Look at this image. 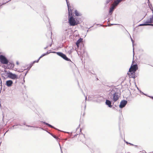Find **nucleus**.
Here are the masks:
<instances>
[{
	"label": "nucleus",
	"instance_id": "17",
	"mask_svg": "<svg viewBox=\"0 0 153 153\" xmlns=\"http://www.w3.org/2000/svg\"><path fill=\"white\" fill-rule=\"evenodd\" d=\"M47 54H42V55L40 56V57L39 58V59L37 60V61H36V62H38L39 60H40V59L41 58H42V57H43V56H45Z\"/></svg>",
	"mask_w": 153,
	"mask_h": 153
},
{
	"label": "nucleus",
	"instance_id": "9",
	"mask_svg": "<svg viewBox=\"0 0 153 153\" xmlns=\"http://www.w3.org/2000/svg\"><path fill=\"white\" fill-rule=\"evenodd\" d=\"M113 100L114 101H116L119 99L118 96V93H115L113 95Z\"/></svg>",
	"mask_w": 153,
	"mask_h": 153
},
{
	"label": "nucleus",
	"instance_id": "7",
	"mask_svg": "<svg viewBox=\"0 0 153 153\" xmlns=\"http://www.w3.org/2000/svg\"><path fill=\"white\" fill-rule=\"evenodd\" d=\"M66 2L67 4L68 7V17H70V16H72V10L69 8V5L68 4V0H66Z\"/></svg>",
	"mask_w": 153,
	"mask_h": 153
},
{
	"label": "nucleus",
	"instance_id": "23",
	"mask_svg": "<svg viewBox=\"0 0 153 153\" xmlns=\"http://www.w3.org/2000/svg\"><path fill=\"white\" fill-rule=\"evenodd\" d=\"M152 17L153 18V16H152Z\"/></svg>",
	"mask_w": 153,
	"mask_h": 153
},
{
	"label": "nucleus",
	"instance_id": "3",
	"mask_svg": "<svg viewBox=\"0 0 153 153\" xmlns=\"http://www.w3.org/2000/svg\"><path fill=\"white\" fill-rule=\"evenodd\" d=\"M56 53L58 55L61 56V57H62L63 59L65 60L71 62V60L70 59L68 58V57H67L66 55L65 54L62 53L58 52H56Z\"/></svg>",
	"mask_w": 153,
	"mask_h": 153
},
{
	"label": "nucleus",
	"instance_id": "18",
	"mask_svg": "<svg viewBox=\"0 0 153 153\" xmlns=\"http://www.w3.org/2000/svg\"><path fill=\"white\" fill-rule=\"evenodd\" d=\"M75 13L76 15V16H80L79 13L76 10L75 11Z\"/></svg>",
	"mask_w": 153,
	"mask_h": 153
},
{
	"label": "nucleus",
	"instance_id": "8",
	"mask_svg": "<svg viewBox=\"0 0 153 153\" xmlns=\"http://www.w3.org/2000/svg\"><path fill=\"white\" fill-rule=\"evenodd\" d=\"M6 65H7V68L9 69L13 68L14 66V65L13 64L9 62L8 61L7 64H6Z\"/></svg>",
	"mask_w": 153,
	"mask_h": 153
},
{
	"label": "nucleus",
	"instance_id": "21",
	"mask_svg": "<svg viewBox=\"0 0 153 153\" xmlns=\"http://www.w3.org/2000/svg\"><path fill=\"white\" fill-rule=\"evenodd\" d=\"M47 125H48L49 126H50V127H51V128H52V126H51V125H50V124H48V123H47Z\"/></svg>",
	"mask_w": 153,
	"mask_h": 153
},
{
	"label": "nucleus",
	"instance_id": "22",
	"mask_svg": "<svg viewBox=\"0 0 153 153\" xmlns=\"http://www.w3.org/2000/svg\"><path fill=\"white\" fill-rule=\"evenodd\" d=\"M151 98H152V99H153V97H151Z\"/></svg>",
	"mask_w": 153,
	"mask_h": 153
},
{
	"label": "nucleus",
	"instance_id": "5",
	"mask_svg": "<svg viewBox=\"0 0 153 153\" xmlns=\"http://www.w3.org/2000/svg\"><path fill=\"white\" fill-rule=\"evenodd\" d=\"M7 76L9 78L14 79L19 78L18 76L17 75L13 74L11 72L7 73Z\"/></svg>",
	"mask_w": 153,
	"mask_h": 153
},
{
	"label": "nucleus",
	"instance_id": "19",
	"mask_svg": "<svg viewBox=\"0 0 153 153\" xmlns=\"http://www.w3.org/2000/svg\"><path fill=\"white\" fill-rule=\"evenodd\" d=\"M36 61H34V62H33L30 65V67H31L32 66V65H33L34 63L35 62H37Z\"/></svg>",
	"mask_w": 153,
	"mask_h": 153
},
{
	"label": "nucleus",
	"instance_id": "14",
	"mask_svg": "<svg viewBox=\"0 0 153 153\" xmlns=\"http://www.w3.org/2000/svg\"><path fill=\"white\" fill-rule=\"evenodd\" d=\"M147 24L153 23V18L151 17L150 18L149 20H147L146 22Z\"/></svg>",
	"mask_w": 153,
	"mask_h": 153
},
{
	"label": "nucleus",
	"instance_id": "16",
	"mask_svg": "<svg viewBox=\"0 0 153 153\" xmlns=\"http://www.w3.org/2000/svg\"><path fill=\"white\" fill-rule=\"evenodd\" d=\"M147 25L153 26V24H147V23L141 24L140 25V26H147Z\"/></svg>",
	"mask_w": 153,
	"mask_h": 153
},
{
	"label": "nucleus",
	"instance_id": "20",
	"mask_svg": "<svg viewBox=\"0 0 153 153\" xmlns=\"http://www.w3.org/2000/svg\"><path fill=\"white\" fill-rule=\"evenodd\" d=\"M53 136L55 138L57 139V137L55 135H53Z\"/></svg>",
	"mask_w": 153,
	"mask_h": 153
},
{
	"label": "nucleus",
	"instance_id": "13",
	"mask_svg": "<svg viewBox=\"0 0 153 153\" xmlns=\"http://www.w3.org/2000/svg\"><path fill=\"white\" fill-rule=\"evenodd\" d=\"M105 103L107 105H108L109 107L111 108L112 107L111 105V102L110 101L108 100H106Z\"/></svg>",
	"mask_w": 153,
	"mask_h": 153
},
{
	"label": "nucleus",
	"instance_id": "6",
	"mask_svg": "<svg viewBox=\"0 0 153 153\" xmlns=\"http://www.w3.org/2000/svg\"><path fill=\"white\" fill-rule=\"evenodd\" d=\"M128 74L130 78H135L136 77L135 75V72L134 71H130L129 70L128 73Z\"/></svg>",
	"mask_w": 153,
	"mask_h": 153
},
{
	"label": "nucleus",
	"instance_id": "11",
	"mask_svg": "<svg viewBox=\"0 0 153 153\" xmlns=\"http://www.w3.org/2000/svg\"><path fill=\"white\" fill-rule=\"evenodd\" d=\"M13 83V81L11 80H9L6 81V85L8 87L11 86Z\"/></svg>",
	"mask_w": 153,
	"mask_h": 153
},
{
	"label": "nucleus",
	"instance_id": "12",
	"mask_svg": "<svg viewBox=\"0 0 153 153\" xmlns=\"http://www.w3.org/2000/svg\"><path fill=\"white\" fill-rule=\"evenodd\" d=\"M82 39L79 38L76 42V45L78 48L79 47V44L82 42Z\"/></svg>",
	"mask_w": 153,
	"mask_h": 153
},
{
	"label": "nucleus",
	"instance_id": "4",
	"mask_svg": "<svg viewBox=\"0 0 153 153\" xmlns=\"http://www.w3.org/2000/svg\"><path fill=\"white\" fill-rule=\"evenodd\" d=\"M134 62L133 61L132 64L129 70L130 71H134L135 72L138 69L137 65V64L134 65Z\"/></svg>",
	"mask_w": 153,
	"mask_h": 153
},
{
	"label": "nucleus",
	"instance_id": "10",
	"mask_svg": "<svg viewBox=\"0 0 153 153\" xmlns=\"http://www.w3.org/2000/svg\"><path fill=\"white\" fill-rule=\"evenodd\" d=\"M127 103V101H122L120 105V108H123L126 105Z\"/></svg>",
	"mask_w": 153,
	"mask_h": 153
},
{
	"label": "nucleus",
	"instance_id": "24",
	"mask_svg": "<svg viewBox=\"0 0 153 153\" xmlns=\"http://www.w3.org/2000/svg\"><path fill=\"white\" fill-rule=\"evenodd\" d=\"M152 13H153V10H152Z\"/></svg>",
	"mask_w": 153,
	"mask_h": 153
},
{
	"label": "nucleus",
	"instance_id": "1",
	"mask_svg": "<svg viewBox=\"0 0 153 153\" xmlns=\"http://www.w3.org/2000/svg\"><path fill=\"white\" fill-rule=\"evenodd\" d=\"M68 23L71 26H74L77 25L78 23L76 21L75 19L72 16L68 17Z\"/></svg>",
	"mask_w": 153,
	"mask_h": 153
},
{
	"label": "nucleus",
	"instance_id": "15",
	"mask_svg": "<svg viewBox=\"0 0 153 153\" xmlns=\"http://www.w3.org/2000/svg\"><path fill=\"white\" fill-rule=\"evenodd\" d=\"M84 137L82 135H79L78 137V140L79 141H82Z\"/></svg>",
	"mask_w": 153,
	"mask_h": 153
},
{
	"label": "nucleus",
	"instance_id": "2",
	"mask_svg": "<svg viewBox=\"0 0 153 153\" xmlns=\"http://www.w3.org/2000/svg\"><path fill=\"white\" fill-rule=\"evenodd\" d=\"M8 60L6 58L2 55H0V62L3 64H7L8 63Z\"/></svg>",
	"mask_w": 153,
	"mask_h": 153
}]
</instances>
